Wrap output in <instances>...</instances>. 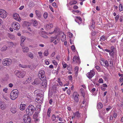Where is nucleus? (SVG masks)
<instances>
[{"label":"nucleus","instance_id":"423d86ee","mask_svg":"<svg viewBox=\"0 0 123 123\" xmlns=\"http://www.w3.org/2000/svg\"><path fill=\"white\" fill-rule=\"evenodd\" d=\"M38 76L42 80H46V77L45 75V72L43 70H41L39 71Z\"/></svg>","mask_w":123,"mask_h":123},{"label":"nucleus","instance_id":"39448f33","mask_svg":"<svg viewBox=\"0 0 123 123\" xmlns=\"http://www.w3.org/2000/svg\"><path fill=\"white\" fill-rule=\"evenodd\" d=\"M35 99V101L37 103H42L43 102V94H38Z\"/></svg>","mask_w":123,"mask_h":123},{"label":"nucleus","instance_id":"c9c22d12","mask_svg":"<svg viewBox=\"0 0 123 123\" xmlns=\"http://www.w3.org/2000/svg\"><path fill=\"white\" fill-rule=\"evenodd\" d=\"M8 36L11 39H14L15 38L14 36L10 34L9 33L8 34Z\"/></svg>","mask_w":123,"mask_h":123},{"label":"nucleus","instance_id":"0e129e2a","mask_svg":"<svg viewBox=\"0 0 123 123\" xmlns=\"http://www.w3.org/2000/svg\"><path fill=\"white\" fill-rule=\"evenodd\" d=\"M98 82L99 83H103V79L101 78H100L98 80Z\"/></svg>","mask_w":123,"mask_h":123},{"label":"nucleus","instance_id":"6e6d98bb","mask_svg":"<svg viewBox=\"0 0 123 123\" xmlns=\"http://www.w3.org/2000/svg\"><path fill=\"white\" fill-rule=\"evenodd\" d=\"M53 63L55 65L57 66L58 65V63L55 60H53L52 61Z\"/></svg>","mask_w":123,"mask_h":123},{"label":"nucleus","instance_id":"f257e3e1","mask_svg":"<svg viewBox=\"0 0 123 123\" xmlns=\"http://www.w3.org/2000/svg\"><path fill=\"white\" fill-rule=\"evenodd\" d=\"M49 33L51 34H55L56 35H57L59 34L60 37H62L61 40L62 42L65 41L66 40V35H65L62 32H59V30L58 28H55V29L54 31L53 32H49Z\"/></svg>","mask_w":123,"mask_h":123},{"label":"nucleus","instance_id":"4c0bfd02","mask_svg":"<svg viewBox=\"0 0 123 123\" xmlns=\"http://www.w3.org/2000/svg\"><path fill=\"white\" fill-rule=\"evenodd\" d=\"M56 118V116L55 114H53L51 117V120L52 121H55V120Z\"/></svg>","mask_w":123,"mask_h":123},{"label":"nucleus","instance_id":"052dcab7","mask_svg":"<svg viewBox=\"0 0 123 123\" xmlns=\"http://www.w3.org/2000/svg\"><path fill=\"white\" fill-rule=\"evenodd\" d=\"M62 65L63 66V68H65L67 67V64L65 63V62H62Z\"/></svg>","mask_w":123,"mask_h":123},{"label":"nucleus","instance_id":"7ed1b4c3","mask_svg":"<svg viewBox=\"0 0 123 123\" xmlns=\"http://www.w3.org/2000/svg\"><path fill=\"white\" fill-rule=\"evenodd\" d=\"M19 92L17 89L13 90L10 93V98L12 100H14L18 97Z\"/></svg>","mask_w":123,"mask_h":123},{"label":"nucleus","instance_id":"412c9836","mask_svg":"<svg viewBox=\"0 0 123 123\" xmlns=\"http://www.w3.org/2000/svg\"><path fill=\"white\" fill-rule=\"evenodd\" d=\"M53 27V24L51 23H49L47 24L46 26V29L47 30H49Z\"/></svg>","mask_w":123,"mask_h":123},{"label":"nucleus","instance_id":"ddd939ff","mask_svg":"<svg viewBox=\"0 0 123 123\" xmlns=\"http://www.w3.org/2000/svg\"><path fill=\"white\" fill-rule=\"evenodd\" d=\"M13 16L14 18L18 21H20L21 20V18L17 13H15L13 14Z\"/></svg>","mask_w":123,"mask_h":123},{"label":"nucleus","instance_id":"69168bd1","mask_svg":"<svg viewBox=\"0 0 123 123\" xmlns=\"http://www.w3.org/2000/svg\"><path fill=\"white\" fill-rule=\"evenodd\" d=\"M6 95H5L4 94H3L2 95L3 98L6 100H7L8 99L6 97Z\"/></svg>","mask_w":123,"mask_h":123},{"label":"nucleus","instance_id":"5701e85b","mask_svg":"<svg viewBox=\"0 0 123 123\" xmlns=\"http://www.w3.org/2000/svg\"><path fill=\"white\" fill-rule=\"evenodd\" d=\"M3 13H1L0 17L3 18H5L7 16V13L6 11L4 10Z\"/></svg>","mask_w":123,"mask_h":123},{"label":"nucleus","instance_id":"cd10ccee","mask_svg":"<svg viewBox=\"0 0 123 123\" xmlns=\"http://www.w3.org/2000/svg\"><path fill=\"white\" fill-rule=\"evenodd\" d=\"M7 47L6 45H4L1 49L0 50L2 52L5 51L7 50Z\"/></svg>","mask_w":123,"mask_h":123},{"label":"nucleus","instance_id":"3c124183","mask_svg":"<svg viewBox=\"0 0 123 123\" xmlns=\"http://www.w3.org/2000/svg\"><path fill=\"white\" fill-rule=\"evenodd\" d=\"M38 54H39V56L41 58H42L43 57L42 54H43L42 52L41 51L39 52L38 53Z\"/></svg>","mask_w":123,"mask_h":123},{"label":"nucleus","instance_id":"f03ea898","mask_svg":"<svg viewBox=\"0 0 123 123\" xmlns=\"http://www.w3.org/2000/svg\"><path fill=\"white\" fill-rule=\"evenodd\" d=\"M35 110L34 106L31 105H30L26 109V113L29 115H32L34 112Z\"/></svg>","mask_w":123,"mask_h":123},{"label":"nucleus","instance_id":"393cba45","mask_svg":"<svg viewBox=\"0 0 123 123\" xmlns=\"http://www.w3.org/2000/svg\"><path fill=\"white\" fill-rule=\"evenodd\" d=\"M35 13L37 18H40L41 17V12L40 11L36 10L35 11Z\"/></svg>","mask_w":123,"mask_h":123},{"label":"nucleus","instance_id":"8fccbe9b","mask_svg":"<svg viewBox=\"0 0 123 123\" xmlns=\"http://www.w3.org/2000/svg\"><path fill=\"white\" fill-rule=\"evenodd\" d=\"M119 103L120 104L121 107H123V99H122L121 101L120 100Z\"/></svg>","mask_w":123,"mask_h":123},{"label":"nucleus","instance_id":"de8ad7c7","mask_svg":"<svg viewBox=\"0 0 123 123\" xmlns=\"http://www.w3.org/2000/svg\"><path fill=\"white\" fill-rule=\"evenodd\" d=\"M6 107V106L4 104L1 105V106H0V108L2 110H4L5 108Z\"/></svg>","mask_w":123,"mask_h":123},{"label":"nucleus","instance_id":"f8f14e48","mask_svg":"<svg viewBox=\"0 0 123 123\" xmlns=\"http://www.w3.org/2000/svg\"><path fill=\"white\" fill-rule=\"evenodd\" d=\"M79 94L77 92H75L73 93V97L74 99L76 102H78L79 101Z\"/></svg>","mask_w":123,"mask_h":123},{"label":"nucleus","instance_id":"dca6fc26","mask_svg":"<svg viewBox=\"0 0 123 123\" xmlns=\"http://www.w3.org/2000/svg\"><path fill=\"white\" fill-rule=\"evenodd\" d=\"M33 80V79L31 77H29L27 78L26 81H24V84H26L27 83H31H31Z\"/></svg>","mask_w":123,"mask_h":123},{"label":"nucleus","instance_id":"13d9d810","mask_svg":"<svg viewBox=\"0 0 123 123\" xmlns=\"http://www.w3.org/2000/svg\"><path fill=\"white\" fill-rule=\"evenodd\" d=\"M68 35L69 37L70 38H72L73 37V34L70 32L68 33Z\"/></svg>","mask_w":123,"mask_h":123},{"label":"nucleus","instance_id":"72a5a7b5","mask_svg":"<svg viewBox=\"0 0 123 123\" xmlns=\"http://www.w3.org/2000/svg\"><path fill=\"white\" fill-rule=\"evenodd\" d=\"M106 39V37L104 36H102L100 37V40L102 42L103 41H104Z\"/></svg>","mask_w":123,"mask_h":123},{"label":"nucleus","instance_id":"6e6552de","mask_svg":"<svg viewBox=\"0 0 123 123\" xmlns=\"http://www.w3.org/2000/svg\"><path fill=\"white\" fill-rule=\"evenodd\" d=\"M24 121L26 123H30L31 120V117L27 115H25L23 117Z\"/></svg>","mask_w":123,"mask_h":123},{"label":"nucleus","instance_id":"1a4fd4ad","mask_svg":"<svg viewBox=\"0 0 123 123\" xmlns=\"http://www.w3.org/2000/svg\"><path fill=\"white\" fill-rule=\"evenodd\" d=\"M12 62V60L8 58L4 59L2 62V63L4 65L8 66L11 64Z\"/></svg>","mask_w":123,"mask_h":123},{"label":"nucleus","instance_id":"aec40b11","mask_svg":"<svg viewBox=\"0 0 123 123\" xmlns=\"http://www.w3.org/2000/svg\"><path fill=\"white\" fill-rule=\"evenodd\" d=\"M74 115V117H77V118H79L81 117V114L78 112H76L73 113Z\"/></svg>","mask_w":123,"mask_h":123},{"label":"nucleus","instance_id":"bf43d9fd","mask_svg":"<svg viewBox=\"0 0 123 123\" xmlns=\"http://www.w3.org/2000/svg\"><path fill=\"white\" fill-rule=\"evenodd\" d=\"M119 18V15H117L116 17H115V18L116 22H117V21Z\"/></svg>","mask_w":123,"mask_h":123},{"label":"nucleus","instance_id":"6ab92c4d","mask_svg":"<svg viewBox=\"0 0 123 123\" xmlns=\"http://www.w3.org/2000/svg\"><path fill=\"white\" fill-rule=\"evenodd\" d=\"M59 39H56V37H52L51 38V41L52 42H53L55 43V44H56L57 43L59 42Z\"/></svg>","mask_w":123,"mask_h":123},{"label":"nucleus","instance_id":"5fc2aeb1","mask_svg":"<svg viewBox=\"0 0 123 123\" xmlns=\"http://www.w3.org/2000/svg\"><path fill=\"white\" fill-rule=\"evenodd\" d=\"M96 89L95 88H94L93 89H92L91 91V92H92V94L93 95H94L95 94V93H93L95 91Z\"/></svg>","mask_w":123,"mask_h":123},{"label":"nucleus","instance_id":"a18cd8bd","mask_svg":"<svg viewBox=\"0 0 123 123\" xmlns=\"http://www.w3.org/2000/svg\"><path fill=\"white\" fill-rule=\"evenodd\" d=\"M119 9L120 11H121L123 10V7L121 4H120L119 5Z\"/></svg>","mask_w":123,"mask_h":123},{"label":"nucleus","instance_id":"c85d7f7f","mask_svg":"<svg viewBox=\"0 0 123 123\" xmlns=\"http://www.w3.org/2000/svg\"><path fill=\"white\" fill-rule=\"evenodd\" d=\"M95 22L94 21L92 20V25H91L90 27V29L92 30V29H94L95 27L94 24Z\"/></svg>","mask_w":123,"mask_h":123},{"label":"nucleus","instance_id":"0eeeda50","mask_svg":"<svg viewBox=\"0 0 123 123\" xmlns=\"http://www.w3.org/2000/svg\"><path fill=\"white\" fill-rule=\"evenodd\" d=\"M100 64L103 66L107 68L109 66V63L107 60H105L103 58L101 59L100 62Z\"/></svg>","mask_w":123,"mask_h":123},{"label":"nucleus","instance_id":"4468645a","mask_svg":"<svg viewBox=\"0 0 123 123\" xmlns=\"http://www.w3.org/2000/svg\"><path fill=\"white\" fill-rule=\"evenodd\" d=\"M24 43H20V45L22 47L23 51L24 53H27L29 50V49L28 47L24 46Z\"/></svg>","mask_w":123,"mask_h":123},{"label":"nucleus","instance_id":"9d476101","mask_svg":"<svg viewBox=\"0 0 123 123\" xmlns=\"http://www.w3.org/2000/svg\"><path fill=\"white\" fill-rule=\"evenodd\" d=\"M69 0H67L68 3L67 4V6L68 7V9L70 10H71V8L70 7V5L71 6L77 3V2L75 0H72L68 3V2Z\"/></svg>","mask_w":123,"mask_h":123},{"label":"nucleus","instance_id":"864d4df0","mask_svg":"<svg viewBox=\"0 0 123 123\" xmlns=\"http://www.w3.org/2000/svg\"><path fill=\"white\" fill-rule=\"evenodd\" d=\"M8 44L10 46L13 47L14 45L13 43L12 42H8Z\"/></svg>","mask_w":123,"mask_h":123},{"label":"nucleus","instance_id":"e433bc0d","mask_svg":"<svg viewBox=\"0 0 123 123\" xmlns=\"http://www.w3.org/2000/svg\"><path fill=\"white\" fill-rule=\"evenodd\" d=\"M43 54L44 56H48L49 54L48 50H45L43 53Z\"/></svg>","mask_w":123,"mask_h":123},{"label":"nucleus","instance_id":"a878e982","mask_svg":"<svg viewBox=\"0 0 123 123\" xmlns=\"http://www.w3.org/2000/svg\"><path fill=\"white\" fill-rule=\"evenodd\" d=\"M26 105L25 104H21L20 105V109L21 111L24 110L25 108Z\"/></svg>","mask_w":123,"mask_h":123},{"label":"nucleus","instance_id":"09e8293b","mask_svg":"<svg viewBox=\"0 0 123 123\" xmlns=\"http://www.w3.org/2000/svg\"><path fill=\"white\" fill-rule=\"evenodd\" d=\"M88 101H86V100L85 99H84L83 101V104L84 105H86L88 103Z\"/></svg>","mask_w":123,"mask_h":123},{"label":"nucleus","instance_id":"20e7f679","mask_svg":"<svg viewBox=\"0 0 123 123\" xmlns=\"http://www.w3.org/2000/svg\"><path fill=\"white\" fill-rule=\"evenodd\" d=\"M14 73L17 77L19 78H23L25 75V72L23 71H19L16 70L14 72Z\"/></svg>","mask_w":123,"mask_h":123},{"label":"nucleus","instance_id":"c03bdc74","mask_svg":"<svg viewBox=\"0 0 123 123\" xmlns=\"http://www.w3.org/2000/svg\"><path fill=\"white\" fill-rule=\"evenodd\" d=\"M38 84V82H37V79H35L34 82L32 81L31 83V84L32 85H35Z\"/></svg>","mask_w":123,"mask_h":123},{"label":"nucleus","instance_id":"bb28decb","mask_svg":"<svg viewBox=\"0 0 123 123\" xmlns=\"http://www.w3.org/2000/svg\"><path fill=\"white\" fill-rule=\"evenodd\" d=\"M51 111V109L49 108L47 111V116L48 117H49L50 115V113Z\"/></svg>","mask_w":123,"mask_h":123},{"label":"nucleus","instance_id":"37998d69","mask_svg":"<svg viewBox=\"0 0 123 123\" xmlns=\"http://www.w3.org/2000/svg\"><path fill=\"white\" fill-rule=\"evenodd\" d=\"M79 67H76L74 68L75 72V74H77L78 72Z\"/></svg>","mask_w":123,"mask_h":123},{"label":"nucleus","instance_id":"e2e57ef3","mask_svg":"<svg viewBox=\"0 0 123 123\" xmlns=\"http://www.w3.org/2000/svg\"><path fill=\"white\" fill-rule=\"evenodd\" d=\"M8 89L7 88V87H6L3 89V91L5 93H7V92Z\"/></svg>","mask_w":123,"mask_h":123},{"label":"nucleus","instance_id":"774afa93","mask_svg":"<svg viewBox=\"0 0 123 123\" xmlns=\"http://www.w3.org/2000/svg\"><path fill=\"white\" fill-rule=\"evenodd\" d=\"M111 109V106H109L108 107L106 108V110L107 111H109Z\"/></svg>","mask_w":123,"mask_h":123},{"label":"nucleus","instance_id":"a19ab883","mask_svg":"<svg viewBox=\"0 0 123 123\" xmlns=\"http://www.w3.org/2000/svg\"><path fill=\"white\" fill-rule=\"evenodd\" d=\"M24 23L25 25L27 26H29L31 24L30 22L27 21L25 22Z\"/></svg>","mask_w":123,"mask_h":123},{"label":"nucleus","instance_id":"a211bd4d","mask_svg":"<svg viewBox=\"0 0 123 123\" xmlns=\"http://www.w3.org/2000/svg\"><path fill=\"white\" fill-rule=\"evenodd\" d=\"M43 81L41 84V86L43 88H46L47 87V81L45 80H43Z\"/></svg>","mask_w":123,"mask_h":123},{"label":"nucleus","instance_id":"7c9ffc66","mask_svg":"<svg viewBox=\"0 0 123 123\" xmlns=\"http://www.w3.org/2000/svg\"><path fill=\"white\" fill-rule=\"evenodd\" d=\"M103 107V105L101 103H99L98 104L97 106L98 109H100L102 108Z\"/></svg>","mask_w":123,"mask_h":123},{"label":"nucleus","instance_id":"79ce46f5","mask_svg":"<svg viewBox=\"0 0 123 123\" xmlns=\"http://www.w3.org/2000/svg\"><path fill=\"white\" fill-rule=\"evenodd\" d=\"M57 82L59 83V85L61 86H63V84L62 82L60 80V78H59L58 79Z\"/></svg>","mask_w":123,"mask_h":123},{"label":"nucleus","instance_id":"ea45409f","mask_svg":"<svg viewBox=\"0 0 123 123\" xmlns=\"http://www.w3.org/2000/svg\"><path fill=\"white\" fill-rule=\"evenodd\" d=\"M95 67L97 70L98 72H100V68L99 66L96 65V64L95 65Z\"/></svg>","mask_w":123,"mask_h":123},{"label":"nucleus","instance_id":"c756f323","mask_svg":"<svg viewBox=\"0 0 123 123\" xmlns=\"http://www.w3.org/2000/svg\"><path fill=\"white\" fill-rule=\"evenodd\" d=\"M105 111L104 112L100 111L99 113V117L101 118H104L103 116L104 115V114H105Z\"/></svg>","mask_w":123,"mask_h":123},{"label":"nucleus","instance_id":"f3484780","mask_svg":"<svg viewBox=\"0 0 123 123\" xmlns=\"http://www.w3.org/2000/svg\"><path fill=\"white\" fill-rule=\"evenodd\" d=\"M73 61L74 62H76L78 63H80V59L79 57L77 56H74L73 58Z\"/></svg>","mask_w":123,"mask_h":123},{"label":"nucleus","instance_id":"4d7b16f0","mask_svg":"<svg viewBox=\"0 0 123 123\" xmlns=\"http://www.w3.org/2000/svg\"><path fill=\"white\" fill-rule=\"evenodd\" d=\"M19 66L20 67L24 68H26L27 67V66L26 65H23L21 64L19 65Z\"/></svg>","mask_w":123,"mask_h":123},{"label":"nucleus","instance_id":"603ef678","mask_svg":"<svg viewBox=\"0 0 123 123\" xmlns=\"http://www.w3.org/2000/svg\"><path fill=\"white\" fill-rule=\"evenodd\" d=\"M98 32L97 31H93L92 32V36H94L96 34V33H98Z\"/></svg>","mask_w":123,"mask_h":123},{"label":"nucleus","instance_id":"473e14b6","mask_svg":"<svg viewBox=\"0 0 123 123\" xmlns=\"http://www.w3.org/2000/svg\"><path fill=\"white\" fill-rule=\"evenodd\" d=\"M109 64V66L111 67L113 65V62L112 59H110L108 60V62Z\"/></svg>","mask_w":123,"mask_h":123},{"label":"nucleus","instance_id":"58836bf2","mask_svg":"<svg viewBox=\"0 0 123 123\" xmlns=\"http://www.w3.org/2000/svg\"><path fill=\"white\" fill-rule=\"evenodd\" d=\"M25 38V37L24 36H21V43H23L24 42Z\"/></svg>","mask_w":123,"mask_h":123},{"label":"nucleus","instance_id":"b1692460","mask_svg":"<svg viewBox=\"0 0 123 123\" xmlns=\"http://www.w3.org/2000/svg\"><path fill=\"white\" fill-rule=\"evenodd\" d=\"M31 22L32 23L33 26H37L38 24V22L37 20L35 19H32Z\"/></svg>","mask_w":123,"mask_h":123},{"label":"nucleus","instance_id":"680f3d73","mask_svg":"<svg viewBox=\"0 0 123 123\" xmlns=\"http://www.w3.org/2000/svg\"><path fill=\"white\" fill-rule=\"evenodd\" d=\"M43 16L44 18L46 19L48 17V14L47 13H45L44 14Z\"/></svg>","mask_w":123,"mask_h":123},{"label":"nucleus","instance_id":"f704fd0d","mask_svg":"<svg viewBox=\"0 0 123 123\" xmlns=\"http://www.w3.org/2000/svg\"><path fill=\"white\" fill-rule=\"evenodd\" d=\"M11 111L12 113H16L17 110L15 108H12L11 109Z\"/></svg>","mask_w":123,"mask_h":123},{"label":"nucleus","instance_id":"2f4dec72","mask_svg":"<svg viewBox=\"0 0 123 123\" xmlns=\"http://www.w3.org/2000/svg\"><path fill=\"white\" fill-rule=\"evenodd\" d=\"M28 56L31 59H33L34 58V55L31 52L28 53Z\"/></svg>","mask_w":123,"mask_h":123},{"label":"nucleus","instance_id":"9b49d317","mask_svg":"<svg viewBox=\"0 0 123 123\" xmlns=\"http://www.w3.org/2000/svg\"><path fill=\"white\" fill-rule=\"evenodd\" d=\"M12 26L16 30H18L20 28L19 24L17 22H13L12 24Z\"/></svg>","mask_w":123,"mask_h":123},{"label":"nucleus","instance_id":"49530a36","mask_svg":"<svg viewBox=\"0 0 123 123\" xmlns=\"http://www.w3.org/2000/svg\"><path fill=\"white\" fill-rule=\"evenodd\" d=\"M109 53L110 55L113 57L114 56L115 53L114 51H110Z\"/></svg>","mask_w":123,"mask_h":123},{"label":"nucleus","instance_id":"2eb2a0df","mask_svg":"<svg viewBox=\"0 0 123 123\" xmlns=\"http://www.w3.org/2000/svg\"><path fill=\"white\" fill-rule=\"evenodd\" d=\"M95 72L92 70H91L90 72L88 73L86 75L87 77L89 78H91L94 75Z\"/></svg>","mask_w":123,"mask_h":123},{"label":"nucleus","instance_id":"338daca9","mask_svg":"<svg viewBox=\"0 0 123 123\" xmlns=\"http://www.w3.org/2000/svg\"><path fill=\"white\" fill-rule=\"evenodd\" d=\"M52 89L53 90L54 92H56V88L55 85L54 86L52 87Z\"/></svg>","mask_w":123,"mask_h":123},{"label":"nucleus","instance_id":"4be33fe9","mask_svg":"<svg viewBox=\"0 0 123 123\" xmlns=\"http://www.w3.org/2000/svg\"><path fill=\"white\" fill-rule=\"evenodd\" d=\"M82 19L80 17H77L75 19V21L79 24H80L81 22Z\"/></svg>","mask_w":123,"mask_h":123}]
</instances>
